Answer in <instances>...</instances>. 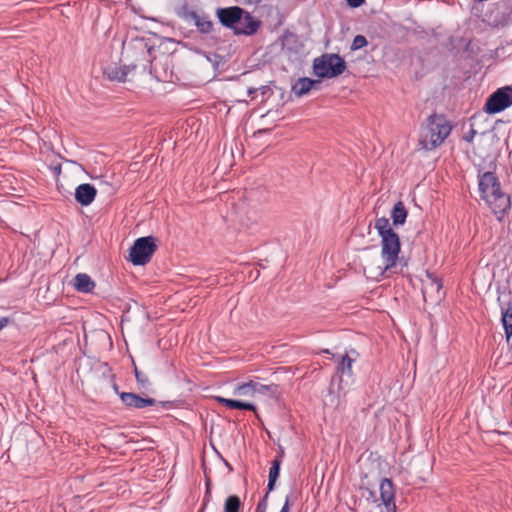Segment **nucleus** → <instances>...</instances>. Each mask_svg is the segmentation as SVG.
<instances>
[{
    "label": "nucleus",
    "instance_id": "nucleus-7",
    "mask_svg": "<svg viewBox=\"0 0 512 512\" xmlns=\"http://www.w3.org/2000/svg\"><path fill=\"white\" fill-rule=\"evenodd\" d=\"M512 105V87L498 89L486 101L485 111L490 114L502 112Z\"/></svg>",
    "mask_w": 512,
    "mask_h": 512
},
{
    "label": "nucleus",
    "instance_id": "nucleus-36",
    "mask_svg": "<svg viewBox=\"0 0 512 512\" xmlns=\"http://www.w3.org/2000/svg\"><path fill=\"white\" fill-rule=\"evenodd\" d=\"M226 466H227L229 469H232V466H231L229 463H226Z\"/></svg>",
    "mask_w": 512,
    "mask_h": 512
},
{
    "label": "nucleus",
    "instance_id": "nucleus-4",
    "mask_svg": "<svg viewBox=\"0 0 512 512\" xmlns=\"http://www.w3.org/2000/svg\"><path fill=\"white\" fill-rule=\"evenodd\" d=\"M346 69L344 59L338 54H323L313 61V71L319 78H334Z\"/></svg>",
    "mask_w": 512,
    "mask_h": 512
},
{
    "label": "nucleus",
    "instance_id": "nucleus-2",
    "mask_svg": "<svg viewBox=\"0 0 512 512\" xmlns=\"http://www.w3.org/2000/svg\"><path fill=\"white\" fill-rule=\"evenodd\" d=\"M451 130L452 125L444 115L431 114L421 127L419 145L426 151H432L445 141Z\"/></svg>",
    "mask_w": 512,
    "mask_h": 512
},
{
    "label": "nucleus",
    "instance_id": "nucleus-21",
    "mask_svg": "<svg viewBox=\"0 0 512 512\" xmlns=\"http://www.w3.org/2000/svg\"><path fill=\"white\" fill-rule=\"evenodd\" d=\"M354 361L355 359L346 353L339 359L337 371L343 375L352 376V364L354 363Z\"/></svg>",
    "mask_w": 512,
    "mask_h": 512
},
{
    "label": "nucleus",
    "instance_id": "nucleus-8",
    "mask_svg": "<svg viewBox=\"0 0 512 512\" xmlns=\"http://www.w3.org/2000/svg\"><path fill=\"white\" fill-rule=\"evenodd\" d=\"M394 267H388L377 255H369L363 260V272L368 279L379 280L387 272L393 273Z\"/></svg>",
    "mask_w": 512,
    "mask_h": 512
},
{
    "label": "nucleus",
    "instance_id": "nucleus-13",
    "mask_svg": "<svg viewBox=\"0 0 512 512\" xmlns=\"http://www.w3.org/2000/svg\"><path fill=\"white\" fill-rule=\"evenodd\" d=\"M97 195L96 188L89 183H83L75 189V199L82 206L90 205Z\"/></svg>",
    "mask_w": 512,
    "mask_h": 512
},
{
    "label": "nucleus",
    "instance_id": "nucleus-1",
    "mask_svg": "<svg viewBox=\"0 0 512 512\" xmlns=\"http://www.w3.org/2000/svg\"><path fill=\"white\" fill-rule=\"evenodd\" d=\"M478 188L481 199L495 215H500L499 218L510 208V199L502 192L500 182L494 173H479Z\"/></svg>",
    "mask_w": 512,
    "mask_h": 512
},
{
    "label": "nucleus",
    "instance_id": "nucleus-19",
    "mask_svg": "<svg viewBox=\"0 0 512 512\" xmlns=\"http://www.w3.org/2000/svg\"><path fill=\"white\" fill-rule=\"evenodd\" d=\"M280 466H281V460L279 458H275L272 461V466L270 467V470H269V478H268V485H267L268 493H270L271 491L274 490L275 483L279 477Z\"/></svg>",
    "mask_w": 512,
    "mask_h": 512
},
{
    "label": "nucleus",
    "instance_id": "nucleus-34",
    "mask_svg": "<svg viewBox=\"0 0 512 512\" xmlns=\"http://www.w3.org/2000/svg\"><path fill=\"white\" fill-rule=\"evenodd\" d=\"M6 322V319L0 320V330L5 326Z\"/></svg>",
    "mask_w": 512,
    "mask_h": 512
},
{
    "label": "nucleus",
    "instance_id": "nucleus-17",
    "mask_svg": "<svg viewBox=\"0 0 512 512\" xmlns=\"http://www.w3.org/2000/svg\"><path fill=\"white\" fill-rule=\"evenodd\" d=\"M216 400L223 404L224 406L231 408V409H241V410H249V411H255L256 407L252 403L248 402H242L239 400L234 399H228L224 397H216Z\"/></svg>",
    "mask_w": 512,
    "mask_h": 512
},
{
    "label": "nucleus",
    "instance_id": "nucleus-27",
    "mask_svg": "<svg viewBox=\"0 0 512 512\" xmlns=\"http://www.w3.org/2000/svg\"><path fill=\"white\" fill-rule=\"evenodd\" d=\"M134 373L136 381L141 388H148L150 386L149 378L145 373L139 371L137 367L134 368Z\"/></svg>",
    "mask_w": 512,
    "mask_h": 512
},
{
    "label": "nucleus",
    "instance_id": "nucleus-23",
    "mask_svg": "<svg viewBox=\"0 0 512 512\" xmlns=\"http://www.w3.org/2000/svg\"><path fill=\"white\" fill-rule=\"evenodd\" d=\"M375 229L377 230L379 236L382 238L383 236H388L393 233H396L389 222V219L386 217L378 218L375 222Z\"/></svg>",
    "mask_w": 512,
    "mask_h": 512
},
{
    "label": "nucleus",
    "instance_id": "nucleus-20",
    "mask_svg": "<svg viewBox=\"0 0 512 512\" xmlns=\"http://www.w3.org/2000/svg\"><path fill=\"white\" fill-rule=\"evenodd\" d=\"M105 74L110 80L124 82L128 75L126 67L110 66L105 70Z\"/></svg>",
    "mask_w": 512,
    "mask_h": 512
},
{
    "label": "nucleus",
    "instance_id": "nucleus-35",
    "mask_svg": "<svg viewBox=\"0 0 512 512\" xmlns=\"http://www.w3.org/2000/svg\"><path fill=\"white\" fill-rule=\"evenodd\" d=\"M226 466H227L229 469H232V466H231L229 463H226Z\"/></svg>",
    "mask_w": 512,
    "mask_h": 512
},
{
    "label": "nucleus",
    "instance_id": "nucleus-32",
    "mask_svg": "<svg viewBox=\"0 0 512 512\" xmlns=\"http://www.w3.org/2000/svg\"><path fill=\"white\" fill-rule=\"evenodd\" d=\"M475 134H476V131H475V130H471L470 134H469V135H466V136L464 137L465 141H467V142H472V140H473V138H474Z\"/></svg>",
    "mask_w": 512,
    "mask_h": 512
},
{
    "label": "nucleus",
    "instance_id": "nucleus-5",
    "mask_svg": "<svg viewBox=\"0 0 512 512\" xmlns=\"http://www.w3.org/2000/svg\"><path fill=\"white\" fill-rule=\"evenodd\" d=\"M157 246L152 236L140 237L130 248L129 260L134 265H145L156 251Z\"/></svg>",
    "mask_w": 512,
    "mask_h": 512
},
{
    "label": "nucleus",
    "instance_id": "nucleus-15",
    "mask_svg": "<svg viewBox=\"0 0 512 512\" xmlns=\"http://www.w3.org/2000/svg\"><path fill=\"white\" fill-rule=\"evenodd\" d=\"M319 80H313L307 77L299 78L296 83L292 86V92L297 96L301 97L307 94L316 84H319Z\"/></svg>",
    "mask_w": 512,
    "mask_h": 512
},
{
    "label": "nucleus",
    "instance_id": "nucleus-10",
    "mask_svg": "<svg viewBox=\"0 0 512 512\" xmlns=\"http://www.w3.org/2000/svg\"><path fill=\"white\" fill-rule=\"evenodd\" d=\"M259 26L260 22L255 20L250 13L244 10L233 30L234 33L238 35H252L257 32Z\"/></svg>",
    "mask_w": 512,
    "mask_h": 512
},
{
    "label": "nucleus",
    "instance_id": "nucleus-14",
    "mask_svg": "<svg viewBox=\"0 0 512 512\" xmlns=\"http://www.w3.org/2000/svg\"><path fill=\"white\" fill-rule=\"evenodd\" d=\"M96 284L86 273H78L73 279V287L80 293H91Z\"/></svg>",
    "mask_w": 512,
    "mask_h": 512
},
{
    "label": "nucleus",
    "instance_id": "nucleus-22",
    "mask_svg": "<svg viewBox=\"0 0 512 512\" xmlns=\"http://www.w3.org/2000/svg\"><path fill=\"white\" fill-rule=\"evenodd\" d=\"M197 29L202 33H210L213 29V23L206 16H201L196 13L192 14Z\"/></svg>",
    "mask_w": 512,
    "mask_h": 512
},
{
    "label": "nucleus",
    "instance_id": "nucleus-39",
    "mask_svg": "<svg viewBox=\"0 0 512 512\" xmlns=\"http://www.w3.org/2000/svg\"><path fill=\"white\" fill-rule=\"evenodd\" d=\"M60 171H61V168H60V166H59L58 168H56V172H58V173H59Z\"/></svg>",
    "mask_w": 512,
    "mask_h": 512
},
{
    "label": "nucleus",
    "instance_id": "nucleus-30",
    "mask_svg": "<svg viewBox=\"0 0 512 512\" xmlns=\"http://www.w3.org/2000/svg\"><path fill=\"white\" fill-rule=\"evenodd\" d=\"M291 506V495H287L285 498V503L281 508L280 512H289Z\"/></svg>",
    "mask_w": 512,
    "mask_h": 512
},
{
    "label": "nucleus",
    "instance_id": "nucleus-6",
    "mask_svg": "<svg viewBox=\"0 0 512 512\" xmlns=\"http://www.w3.org/2000/svg\"><path fill=\"white\" fill-rule=\"evenodd\" d=\"M400 249V238L397 233L381 238V260L387 263L388 267L396 268Z\"/></svg>",
    "mask_w": 512,
    "mask_h": 512
},
{
    "label": "nucleus",
    "instance_id": "nucleus-12",
    "mask_svg": "<svg viewBox=\"0 0 512 512\" xmlns=\"http://www.w3.org/2000/svg\"><path fill=\"white\" fill-rule=\"evenodd\" d=\"M119 396L123 404L128 408L142 409L153 406L156 403V400L153 398H143L135 393L121 392Z\"/></svg>",
    "mask_w": 512,
    "mask_h": 512
},
{
    "label": "nucleus",
    "instance_id": "nucleus-29",
    "mask_svg": "<svg viewBox=\"0 0 512 512\" xmlns=\"http://www.w3.org/2000/svg\"><path fill=\"white\" fill-rule=\"evenodd\" d=\"M268 496H269V493L267 491L266 494L264 495L263 499L257 505V508H256L257 512H266Z\"/></svg>",
    "mask_w": 512,
    "mask_h": 512
},
{
    "label": "nucleus",
    "instance_id": "nucleus-24",
    "mask_svg": "<svg viewBox=\"0 0 512 512\" xmlns=\"http://www.w3.org/2000/svg\"><path fill=\"white\" fill-rule=\"evenodd\" d=\"M241 500L236 495H230L224 503V512H239Z\"/></svg>",
    "mask_w": 512,
    "mask_h": 512
},
{
    "label": "nucleus",
    "instance_id": "nucleus-31",
    "mask_svg": "<svg viewBox=\"0 0 512 512\" xmlns=\"http://www.w3.org/2000/svg\"><path fill=\"white\" fill-rule=\"evenodd\" d=\"M348 5L352 8H357L359 6H361L365 0H346Z\"/></svg>",
    "mask_w": 512,
    "mask_h": 512
},
{
    "label": "nucleus",
    "instance_id": "nucleus-28",
    "mask_svg": "<svg viewBox=\"0 0 512 512\" xmlns=\"http://www.w3.org/2000/svg\"><path fill=\"white\" fill-rule=\"evenodd\" d=\"M367 43H368L367 39L363 35H357L353 39L351 49L352 50L361 49V48L365 47L367 45Z\"/></svg>",
    "mask_w": 512,
    "mask_h": 512
},
{
    "label": "nucleus",
    "instance_id": "nucleus-33",
    "mask_svg": "<svg viewBox=\"0 0 512 512\" xmlns=\"http://www.w3.org/2000/svg\"><path fill=\"white\" fill-rule=\"evenodd\" d=\"M257 92V89L256 88H249L247 93L250 97L253 98V95Z\"/></svg>",
    "mask_w": 512,
    "mask_h": 512
},
{
    "label": "nucleus",
    "instance_id": "nucleus-16",
    "mask_svg": "<svg viewBox=\"0 0 512 512\" xmlns=\"http://www.w3.org/2000/svg\"><path fill=\"white\" fill-rule=\"evenodd\" d=\"M502 324L505 330L506 339L509 340L512 336V293L508 301V307L502 308Z\"/></svg>",
    "mask_w": 512,
    "mask_h": 512
},
{
    "label": "nucleus",
    "instance_id": "nucleus-26",
    "mask_svg": "<svg viewBox=\"0 0 512 512\" xmlns=\"http://www.w3.org/2000/svg\"><path fill=\"white\" fill-rule=\"evenodd\" d=\"M254 396L257 394H266V393H275L276 386L275 385H263L257 382H254Z\"/></svg>",
    "mask_w": 512,
    "mask_h": 512
},
{
    "label": "nucleus",
    "instance_id": "nucleus-37",
    "mask_svg": "<svg viewBox=\"0 0 512 512\" xmlns=\"http://www.w3.org/2000/svg\"><path fill=\"white\" fill-rule=\"evenodd\" d=\"M226 466H227L229 469H232V466H231L229 463H226Z\"/></svg>",
    "mask_w": 512,
    "mask_h": 512
},
{
    "label": "nucleus",
    "instance_id": "nucleus-11",
    "mask_svg": "<svg viewBox=\"0 0 512 512\" xmlns=\"http://www.w3.org/2000/svg\"><path fill=\"white\" fill-rule=\"evenodd\" d=\"M243 11L244 9L238 6L219 8L217 10V16L222 25L233 29L242 16Z\"/></svg>",
    "mask_w": 512,
    "mask_h": 512
},
{
    "label": "nucleus",
    "instance_id": "nucleus-38",
    "mask_svg": "<svg viewBox=\"0 0 512 512\" xmlns=\"http://www.w3.org/2000/svg\"><path fill=\"white\" fill-rule=\"evenodd\" d=\"M226 466H227L229 469H232V466H231L229 463H226Z\"/></svg>",
    "mask_w": 512,
    "mask_h": 512
},
{
    "label": "nucleus",
    "instance_id": "nucleus-3",
    "mask_svg": "<svg viewBox=\"0 0 512 512\" xmlns=\"http://www.w3.org/2000/svg\"><path fill=\"white\" fill-rule=\"evenodd\" d=\"M380 496L369 490L367 501L373 505L375 512H396L395 504V487L393 482L388 478H383L379 485Z\"/></svg>",
    "mask_w": 512,
    "mask_h": 512
},
{
    "label": "nucleus",
    "instance_id": "nucleus-9",
    "mask_svg": "<svg viewBox=\"0 0 512 512\" xmlns=\"http://www.w3.org/2000/svg\"><path fill=\"white\" fill-rule=\"evenodd\" d=\"M442 284L433 274L427 272L426 279L422 281V294L425 301H439L443 294L441 293Z\"/></svg>",
    "mask_w": 512,
    "mask_h": 512
},
{
    "label": "nucleus",
    "instance_id": "nucleus-25",
    "mask_svg": "<svg viewBox=\"0 0 512 512\" xmlns=\"http://www.w3.org/2000/svg\"><path fill=\"white\" fill-rule=\"evenodd\" d=\"M254 387L255 386L253 381L241 384L236 387V389L234 390V394L238 396L253 397L255 389Z\"/></svg>",
    "mask_w": 512,
    "mask_h": 512
},
{
    "label": "nucleus",
    "instance_id": "nucleus-18",
    "mask_svg": "<svg viewBox=\"0 0 512 512\" xmlns=\"http://www.w3.org/2000/svg\"><path fill=\"white\" fill-rule=\"evenodd\" d=\"M407 209L405 208V205L402 201H398L392 211H391V217L393 220V224L395 226L403 225L407 218Z\"/></svg>",
    "mask_w": 512,
    "mask_h": 512
}]
</instances>
